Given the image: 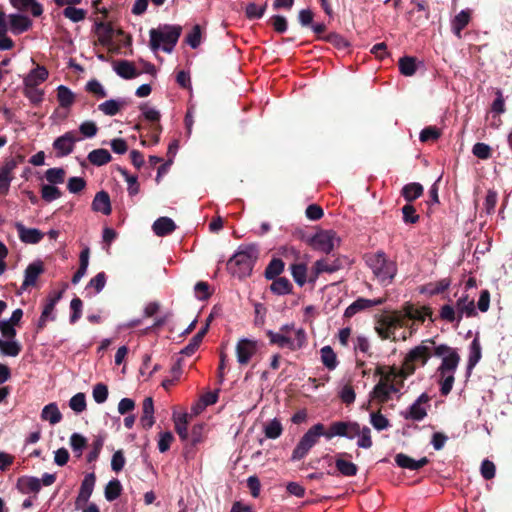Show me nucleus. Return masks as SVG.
<instances>
[{
    "mask_svg": "<svg viewBox=\"0 0 512 512\" xmlns=\"http://www.w3.org/2000/svg\"><path fill=\"white\" fill-rule=\"evenodd\" d=\"M269 344L291 352L304 349L308 345V336L304 328H296L294 323L282 325L278 331L265 332Z\"/></svg>",
    "mask_w": 512,
    "mask_h": 512,
    "instance_id": "obj_1",
    "label": "nucleus"
},
{
    "mask_svg": "<svg viewBox=\"0 0 512 512\" xmlns=\"http://www.w3.org/2000/svg\"><path fill=\"white\" fill-rule=\"evenodd\" d=\"M434 348V355L437 357H442V362L437 369V372L440 376V392L441 395L447 396L452 388L455 381L454 373L459 365L461 360L460 355L457 350L446 345L440 344Z\"/></svg>",
    "mask_w": 512,
    "mask_h": 512,
    "instance_id": "obj_2",
    "label": "nucleus"
},
{
    "mask_svg": "<svg viewBox=\"0 0 512 512\" xmlns=\"http://www.w3.org/2000/svg\"><path fill=\"white\" fill-rule=\"evenodd\" d=\"M259 256L256 244L240 245L227 265L234 275L239 278L250 276Z\"/></svg>",
    "mask_w": 512,
    "mask_h": 512,
    "instance_id": "obj_3",
    "label": "nucleus"
},
{
    "mask_svg": "<svg viewBox=\"0 0 512 512\" xmlns=\"http://www.w3.org/2000/svg\"><path fill=\"white\" fill-rule=\"evenodd\" d=\"M433 347H437L434 338L425 339L406 354L402 364V379L413 375L417 365L425 366L427 364L434 355Z\"/></svg>",
    "mask_w": 512,
    "mask_h": 512,
    "instance_id": "obj_4",
    "label": "nucleus"
},
{
    "mask_svg": "<svg viewBox=\"0 0 512 512\" xmlns=\"http://www.w3.org/2000/svg\"><path fill=\"white\" fill-rule=\"evenodd\" d=\"M182 32V27L179 25H162L158 28H152L149 31L150 35V48L156 52L161 48L166 53H171L177 44Z\"/></svg>",
    "mask_w": 512,
    "mask_h": 512,
    "instance_id": "obj_5",
    "label": "nucleus"
},
{
    "mask_svg": "<svg viewBox=\"0 0 512 512\" xmlns=\"http://www.w3.org/2000/svg\"><path fill=\"white\" fill-rule=\"evenodd\" d=\"M366 263L372 269L378 280L384 285L390 284L397 273L396 263L389 260L386 254L381 251L368 255L366 257Z\"/></svg>",
    "mask_w": 512,
    "mask_h": 512,
    "instance_id": "obj_6",
    "label": "nucleus"
},
{
    "mask_svg": "<svg viewBox=\"0 0 512 512\" xmlns=\"http://www.w3.org/2000/svg\"><path fill=\"white\" fill-rule=\"evenodd\" d=\"M321 436H325L324 424L317 423L309 428L294 448L291 459L293 461H299L303 459L311 450V448L316 445Z\"/></svg>",
    "mask_w": 512,
    "mask_h": 512,
    "instance_id": "obj_7",
    "label": "nucleus"
},
{
    "mask_svg": "<svg viewBox=\"0 0 512 512\" xmlns=\"http://www.w3.org/2000/svg\"><path fill=\"white\" fill-rule=\"evenodd\" d=\"M338 243L339 239L336 237V234L330 230L320 231L309 240V245L314 250L321 251L326 254L333 251L335 245Z\"/></svg>",
    "mask_w": 512,
    "mask_h": 512,
    "instance_id": "obj_8",
    "label": "nucleus"
},
{
    "mask_svg": "<svg viewBox=\"0 0 512 512\" xmlns=\"http://www.w3.org/2000/svg\"><path fill=\"white\" fill-rule=\"evenodd\" d=\"M80 138L75 131H68L62 136L56 138L53 142V149L57 157H65L74 150V145Z\"/></svg>",
    "mask_w": 512,
    "mask_h": 512,
    "instance_id": "obj_9",
    "label": "nucleus"
},
{
    "mask_svg": "<svg viewBox=\"0 0 512 512\" xmlns=\"http://www.w3.org/2000/svg\"><path fill=\"white\" fill-rule=\"evenodd\" d=\"M258 350V342L256 340L242 338L236 345L237 361L241 365H246Z\"/></svg>",
    "mask_w": 512,
    "mask_h": 512,
    "instance_id": "obj_10",
    "label": "nucleus"
},
{
    "mask_svg": "<svg viewBox=\"0 0 512 512\" xmlns=\"http://www.w3.org/2000/svg\"><path fill=\"white\" fill-rule=\"evenodd\" d=\"M95 482L96 475L94 472L85 475L75 501V506L77 509L83 507L89 501V498L91 497L94 490Z\"/></svg>",
    "mask_w": 512,
    "mask_h": 512,
    "instance_id": "obj_11",
    "label": "nucleus"
},
{
    "mask_svg": "<svg viewBox=\"0 0 512 512\" xmlns=\"http://www.w3.org/2000/svg\"><path fill=\"white\" fill-rule=\"evenodd\" d=\"M402 311L405 313V316L410 320H414V321L423 323L425 321L426 317H428L431 321H433V319H432L433 311H432L431 307H429V306L417 307L410 302H406L402 306Z\"/></svg>",
    "mask_w": 512,
    "mask_h": 512,
    "instance_id": "obj_12",
    "label": "nucleus"
},
{
    "mask_svg": "<svg viewBox=\"0 0 512 512\" xmlns=\"http://www.w3.org/2000/svg\"><path fill=\"white\" fill-rule=\"evenodd\" d=\"M343 263L344 260L341 258L334 260H330L329 258L317 260L313 265L314 278L310 279V281H314L321 273H333L340 270L343 268Z\"/></svg>",
    "mask_w": 512,
    "mask_h": 512,
    "instance_id": "obj_13",
    "label": "nucleus"
},
{
    "mask_svg": "<svg viewBox=\"0 0 512 512\" xmlns=\"http://www.w3.org/2000/svg\"><path fill=\"white\" fill-rule=\"evenodd\" d=\"M383 298L377 299H366V298H358L353 303H351L344 312V317L351 318L358 312L369 309L374 306H379L384 303Z\"/></svg>",
    "mask_w": 512,
    "mask_h": 512,
    "instance_id": "obj_14",
    "label": "nucleus"
},
{
    "mask_svg": "<svg viewBox=\"0 0 512 512\" xmlns=\"http://www.w3.org/2000/svg\"><path fill=\"white\" fill-rule=\"evenodd\" d=\"M375 331L382 340L390 339L393 342L397 341L395 337V328L393 322L390 320L389 315H381L375 323Z\"/></svg>",
    "mask_w": 512,
    "mask_h": 512,
    "instance_id": "obj_15",
    "label": "nucleus"
},
{
    "mask_svg": "<svg viewBox=\"0 0 512 512\" xmlns=\"http://www.w3.org/2000/svg\"><path fill=\"white\" fill-rule=\"evenodd\" d=\"M44 272L43 262L38 260L27 266L24 272V281L21 285V290L25 291L29 287L34 286L38 277Z\"/></svg>",
    "mask_w": 512,
    "mask_h": 512,
    "instance_id": "obj_16",
    "label": "nucleus"
},
{
    "mask_svg": "<svg viewBox=\"0 0 512 512\" xmlns=\"http://www.w3.org/2000/svg\"><path fill=\"white\" fill-rule=\"evenodd\" d=\"M15 227L20 240L24 243L37 244L44 237V234L39 229L26 228L21 222H17Z\"/></svg>",
    "mask_w": 512,
    "mask_h": 512,
    "instance_id": "obj_17",
    "label": "nucleus"
},
{
    "mask_svg": "<svg viewBox=\"0 0 512 512\" xmlns=\"http://www.w3.org/2000/svg\"><path fill=\"white\" fill-rule=\"evenodd\" d=\"M395 462L401 468L415 471L426 466L429 463V459L427 457H422L419 460H415L404 453H398L395 456Z\"/></svg>",
    "mask_w": 512,
    "mask_h": 512,
    "instance_id": "obj_18",
    "label": "nucleus"
},
{
    "mask_svg": "<svg viewBox=\"0 0 512 512\" xmlns=\"http://www.w3.org/2000/svg\"><path fill=\"white\" fill-rule=\"evenodd\" d=\"M16 163L13 160L6 162L0 168V194L6 196L9 192L11 181L13 180L12 171Z\"/></svg>",
    "mask_w": 512,
    "mask_h": 512,
    "instance_id": "obj_19",
    "label": "nucleus"
},
{
    "mask_svg": "<svg viewBox=\"0 0 512 512\" xmlns=\"http://www.w3.org/2000/svg\"><path fill=\"white\" fill-rule=\"evenodd\" d=\"M10 30L13 34H21L32 27V21L29 17L22 14L9 15Z\"/></svg>",
    "mask_w": 512,
    "mask_h": 512,
    "instance_id": "obj_20",
    "label": "nucleus"
},
{
    "mask_svg": "<svg viewBox=\"0 0 512 512\" xmlns=\"http://www.w3.org/2000/svg\"><path fill=\"white\" fill-rule=\"evenodd\" d=\"M91 207L95 212H101L106 216L110 215L112 208L108 192L104 190L97 192L92 201Z\"/></svg>",
    "mask_w": 512,
    "mask_h": 512,
    "instance_id": "obj_21",
    "label": "nucleus"
},
{
    "mask_svg": "<svg viewBox=\"0 0 512 512\" xmlns=\"http://www.w3.org/2000/svg\"><path fill=\"white\" fill-rule=\"evenodd\" d=\"M470 20H471V10H469V9L461 10L451 20V29H452L453 34L460 39L462 37V31L469 24Z\"/></svg>",
    "mask_w": 512,
    "mask_h": 512,
    "instance_id": "obj_22",
    "label": "nucleus"
},
{
    "mask_svg": "<svg viewBox=\"0 0 512 512\" xmlns=\"http://www.w3.org/2000/svg\"><path fill=\"white\" fill-rule=\"evenodd\" d=\"M456 310L458 312V323L462 320L463 315L466 317L477 315L474 299H470L468 295L462 296L457 300Z\"/></svg>",
    "mask_w": 512,
    "mask_h": 512,
    "instance_id": "obj_23",
    "label": "nucleus"
},
{
    "mask_svg": "<svg viewBox=\"0 0 512 512\" xmlns=\"http://www.w3.org/2000/svg\"><path fill=\"white\" fill-rule=\"evenodd\" d=\"M17 488L23 494L38 493L41 489V481L37 477L22 476L17 480Z\"/></svg>",
    "mask_w": 512,
    "mask_h": 512,
    "instance_id": "obj_24",
    "label": "nucleus"
},
{
    "mask_svg": "<svg viewBox=\"0 0 512 512\" xmlns=\"http://www.w3.org/2000/svg\"><path fill=\"white\" fill-rule=\"evenodd\" d=\"M95 30L98 33V41L103 46L112 44L114 28L111 23L98 21L95 23Z\"/></svg>",
    "mask_w": 512,
    "mask_h": 512,
    "instance_id": "obj_25",
    "label": "nucleus"
},
{
    "mask_svg": "<svg viewBox=\"0 0 512 512\" xmlns=\"http://www.w3.org/2000/svg\"><path fill=\"white\" fill-rule=\"evenodd\" d=\"M351 455L348 453H339L336 456L335 465L340 474L347 477L355 476L358 472V467L353 462L345 460L343 457Z\"/></svg>",
    "mask_w": 512,
    "mask_h": 512,
    "instance_id": "obj_26",
    "label": "nucleus"
},
{
    "mask_svg": "<svg viewBox=\"0 0 512 512\" xmlns=\"http://www.w3.org/2000/svg\"><path fill=\"white\" fill-rule=\"evenodd\" d=\"M67 288V284L64 285V288L60 291H53L46 299V303L44 305L43 311L41 315L44 317L50 318V320H55V315L53 314L54 308L58 301L62 298L64 290Z\"/></svg>",
    "mask_w": 512,
    "mask_h": 512,
    "instance_id": "obj_27",
    "label": "nucleus"
},
{
    "mask_svg": "<svg viewBox=\"0 0 512 512\" xmlns=\"http://www.w3.org/2000/svg\"><path fill=\"white\" fill-rule=\"evenodd\" d=\"M152 229L157 236H167L175 231L176 224L169 217H160L153 223Z\"/></svg>",
    "mask_w": 512,
    "mask_h": 512,
    "instance_id": "obj_28",
    "label": "nucleus"
},
{
    "mask_svg": "<svg viewBox=\"0 0 512 512\" xmlns=\"http://www.w3.org/2000/svg\"><path fill=\"white\" fill-rule=\"evenodd\" d=\"M48 75V70L44 66H37L24 78V86H38L48 78Z\"/></svg>",
    "mask_w": 512,
    "mask_h": 512,
    "instance_id": "obj_29",
    "label": "nucleus"
},
{
    "mask_svg": "<svg viewBox=\"0 0 512 512\" xmlns=\"http://www.w3.org/2000/svg\"><path fill=\"white\" fill-rule=\"evenodd\" d=\"M11 5L19 10H30L34 17L43 13V7L36 0H9Z\"/></svg>",
    "mask_w": 512,
    "mask_h": 512,
    "instance_id": "obj_30",
    "label": "nucleus"
},
{
    "mask_svg": "<svg viewBox=\"0 0 512 512\" xmlns=\"http://www.w3.org/2000/svg\"><path fill=\"white\" fill-rule=\"evenodd\" d=\"M115 72L124 79H133L139 76L134 64L127 60H121L114 66Z\"/></svg>",
    "mask_w": 512,
    "mask_h": 512,
    "instance_id": "obj_31",
    "label": "nucleus"
},
{
    "mask_svg": "<svg viewBox=\"0 0 512 512\" xmlns=\"http://www.w3.org/2000/svg\"><path fill=\"white\" fill-rule=\"evenodd\" d=\"M272 280L273 282L270 285V291L273 294L287 295L292 293L293 285L288 278L279 276Z\"/></svg>",
    "mask_w": 512,
    "mask_h": 512,
    "instance_id": "obj_32",
    "label": "nucleus"
},
{
    "mask_svg": "<svg viewBox=\"0 0 512 512\" xmlns=\"http://www.w3.org/2000/svg\"><path fill=\"white\" fill-rule=\"evenodd\" d=\"M423 191V186L420 183L412 182L403 186L401 196L407 201V203H411L422 196Z\"/></svg>",
    "mask_w": 512,
    "mask_h": 512,
    "instance_id": "obj_33",
    "label": "nucleus"
},
{
    "mask_svg": "<svg viewBox=\"0 0 512 512\" xmlns=\"http://www.w3.org/2000/svg\"><path fill=\"white\" fill-rule=\"evenodd\" d=\"M482 357V348L480 344L479 337L476 336L469 347V358H468V364L467 369L470 371L472 370L477 363L480 361Z\"/></svg>",
    "mask_w": 512,
    "mask_h": 512,
    "instance_id": "obj_34",
    "label": "nucleus"
},
{
    "mask_svg": "<svg viewBox=\"0 0 512 512\" xmlns=\"http://www.w3.org/2000/svg\"><path fill=\"white\" fill-rule=\"evenodd\" d=\"M88 161L95 166H102L109 163L112 159L108 150L99 148L89 152L87 156Z\"/></svg>",
    "mask_w": 512,
    "mask_h": 512,
    "instance_id": "obj_35",
    "label": "nucleus"
},
{
    "mask_svg": "<svg viewBox=\"0 0 512 512\" xmlns=\"http://www.w3.org/2000/svg\"><path fill=\"white\" fill-rule=\"evenodd\" d=\"M285 263L280 258H272L265 268L264 276L267 280H272L280 276L284 271Z\"/></svg>",
    "mask_w": 512,
    "mask_h": 512,
    "instance_id": "obj_36",
    "label": "nucleus"
},
{
    "mask_svg": "<svg viewBox=\"0 0 512 512\" xmlns=\"http://www.w3.org/2000/svg\"><path fill=\"white\" fill-rule=\"evenodd\" d=\"M41 418L55 425L62 420V414L56 403H49L42 409Z\"/></svg>",
    "mask_w": 512,
    "mask_h": 512,
    "instance_id": "obj_37",
    "label": "nucleus"
},
{
    "mask_svg": "<svg viewBox=\"0 0 512 512\" xmlns=\"http://www.w3.org/2000/svg\"><path fill=\"white\" fill-rule=\"evenodd\" d=\"M127 104L125 100L110 99L98 106V109L105 115L114 116Z\"/></svg>",
    "mask_w": 512,
    "mask_h": 512,
    "instance_id": "obj_38",
    "label": "nucleus"
},
{
    "mask_svg": "<svg viewBox=\"0 0 512 512\" xmlns=\"http://www.w3.org/2000/svg\"><path fill=\"white\" fill-rule=\"evenodd\" d=\"M370 397L380 404L387 403L390 400V396L388 395V391L386 388V381L379 380V382L374 386L373 390L370 392Z\"/></svg>",
    "mask_w": 512,
    "mask_h": 512,
    "instance_id": "obj_39",
    "label": "nucleus"
},
{
    "mask_svg": "<svg viewBox=\"0 0 512 512\" xmlns=\"http://www.w3.org/2000/svg\"><path fill=\"white\" fill-rule=\"evenodd\" d=\"M400 73L404 76H413L416 73V58L412 56H404L398 62Z\"/></svg>",
    "mask_w": 512,
    "mask_h": 512,
    "instance_id": "obj_40",
    "label": "nucleus"
},
{
    "mask_svg": "<svg viewBox=\"0 0 512 512\" xmlns=\"http://www.w3.org/2000/svg\"><path fill=\"white\" fill-rule=\"evenodd\" d=\"M57 99L61 107L69 108L74 103L75 96L68 87L60 85L57 88Z\"/></svg>",
    "mask_w": 512,
    "mask_h": 512,
    "instance_id": "obj_41",
    "label": "nucleus"
},
{
    "mask_svg": "<svg viewBox=\"0 0 512 512\" xmlns=\"http://www.w3.org/2000/svg\"><path fill=\"white\" fill-rule=\"evenodd\" d=\"M325 437L332 439L333 437H345L347 435V421L332 422L327 431L324 430Z\"/></svg>",
    "mask_w": 512,
    "mask_h": 512,
    "instance_id": "obj_42",
    "label": "nucleus"
},
{
    "mask_svg": "<svg viewBox=\"0 0 512 512\" xmlns=\"http://www.w3.org/2000/svg\"><path fill=\"white\" fill-rule=\"evenodd\" d=\"M0 350L5 356L16 357L20 354L22 347L13 339L4 341L0 338Z\"/></svg>",
    "mask_w": 512,
    "mask_h": 512,
    "instance_id": "obj_43",
    "label": "nucleus"
},
{
    "mask_svg": "<svg viewBox=\"0 0 512 512\" xmlns=\"http://www.w3.org/2000/svg\"><path fill=\"white\" fill-rule=\"evenodd\" d=\"M320 352L323 365L329 370H334L338 365V361L333 349L330 346H324Z\"/></svg>",
    "mask_w": 512,
    "mask_h": 512,
    "instance_id": "obj_44",
    "label": "nucleus"
},
{
    "mask_svg": "<svg viewBox=\"0 0 512 512\" xmlns=\"http://www.w3.org/2000/svg\"><path fill=\"white\" fill-rule=\"evenodd\" d=\"M122 485L119 480L113 479L108 482L105 487L104 495L107 501L112 502L120 497L122 493Z\"/></svg>",
    "mask_w": 512,
    "mask_h": 512,
    "instance_id": "obj_45",
    "label": "nucleus"
},
{
    "mask_svg": "<svg viewBox=\"0 0 512 512\" xmlns=\"http://www.w3.org/2000/svg\"><path fill=\"white\" fill-rule=\"evenodd\" d=\"M295 282L302 287L307 281V267L304 263H295L290 266Z\"/></svg>",
    "mask_w": 512,
    "mask_h": 512,
    "instance_id": "obj_46",
    "label": "nucleus"
},
{
    "mask_svg": "<svg viewBox=\"0 0 512 512\" xmlns=\"http://www.w3.org/2000/svg\"><path fill=\"white\" fill-rule=\"evenodd\" d=\"M282 431V424L277 418H274L273 420L268 422L264 428L265 436L268 439H277L278 437L281 436Z\"/></svg>",
    "mask_w": 512,
    "mask_h": 512,
    "instance_id": "obj_47",
    "label": "nucleus"
},
{
    "mask_svg": "<svg viewBox=\"0 0 512 512\" xmlns=\"http://www.w3.org/2000/svg\"><path fill=\"white\" fill-rule=\"evenodd\" d=\"M66 172L63 168H50L45 172V179L52 185L62 184L65 181Z\"/></svg>",
    "mask_w": 512,
    "mask_h": 512,
    "instance_id": "obj_48",
    "label": "nucleus"
},
{
    "mask_svg": "<svg viewBox=\"0 0 512 512\" xmlns=\"http://www.w3.org/2000/svg\"><path fill=\"white\" fill-rule=\"evenodd\" d=\"M62 196L61 190L56 185L44 184L41 186V197L46 202H52Z\"/></svg>",
    "mask_w": 512,
    "mask_h": 512,
    "instance_id": "obj_49",
    "label": "nucleus"
},
{
    "mask_svg": "<svg viewBox=\"0 0 512 512\" xmlns=\"http://www.w3.org/2000/svg\"><path fill=\"white\" fill-rule=\"evenodd\" d=\"M104 441L105 436L103 435H98L94 438L92 442V449L86 456V460L88 463H92L98 459L100 452L103 448Z\"/></svg>",
    "mask_w": 512,
    "mask_h": 512,
    "instance_id": "obj_50",
    "label": "nucleus"
},
{
    "mask_svg": "<svg viewBox=\"0 0 512 512\" xmlns=\"http://www.w3.org/2000/svg\"><path fill=\"white\" fill-rule=\"evenodd\" d=\"M330 44H332L337 49H346L349 47V42L340 34L332 32L327 34L326 36L319 37Z\"/></svg>",
    "mask_w": 512,
    "mask_h": 512,
    "instance_id": "obj_51",
    "label": "nucleus"
},
{
    "mask_svg": "<svg viewBox=\"0 0 512 512\" xmlns=\"http://www.w3.org/2000/svg\"><path fill=\"white\" fill-rule=\"evenodd\" d=\"M86 10L81 8H76L73 6H67L63 10V15L65 18H68L74 23L80 22L86 18Z\"/></svg>",
    "mask_w": 512,
    "mask_h": 512,
    "instance_id": "obj_52",
    "label": "nucleus"
},
{
    "mask_svg": "<svg viewBox=\"0 0 512 512\" xmlns=\"http://www.w3.org/2000/svg\"><path fill=\"white\" fill-rule=\"evenodd\" d=\"M70 445L77 457H81L83 449L87 446V439L78 433H73L70 437Z\"/></svg>",
    "mask_w": 512,
    "mask_h": 512,
    "instance_id": "obj_53",
    "label": "nucleus"
},
{
    "mask_svg": "<svg viewBox=\"0 0 512 512\" xmlns=\"http://www.w3.org/2000/svg\"><path fill=\"white\" fill-rule=\"evenodd\" d=\"M267 8V3L262 6H258L256 3H249L245 8V15L248 19H260L263 17Z\"/></svg>",
    "mask_w": 512,
    "mask_h": 512,
    "instance_id": "obj_54",
    "label": "nucleus"
},
{
    "mask_svg": "<svg viewBox=\"0 0 512 512\" xmlns=\"http://www.w3.org/2000/svg\"><path fill=\"white\" fill-rule=\"evenodd\" d=\"M472 153L478 159L487 160L492 157V148L486 143L477 142L472 147Z\"/></svg>",
    "mask_w": 512,
    "mask_h": 512,
    "instance_id": "obj_55",
    "label": "nucleus"
},
{
    "mask_svg": "<svg viewBox=\"0 0 512 512\" xmlns=\"http://www.w3.org/2000/svg\"><path fill=\"white\" fill-rule=\"evenodd\" d=\"M403 221L405 224H416L420 216L416 212V208L411 204L407 203L402 207Z\"/></svg>",
    "mask_w": 512,
    "mask_h": 512,
    "instance_id": "obj_56",
    "label": "nucleus"
},
{
    "mask_svg": "<svg viewBox=\"0 0 512 512\" xmlns=\"http://www.w3.org/2000/svg\"><path fill=\"white\" fill-rule=\"evenodd\" d=\"M23 93L34 105H38L43 101L44 92L38 89L37 86H24Z\"/></svg>",
    "mask_w": 512,
    "mask_h": 512,
    "instance_id": "obj_57",
    "label": "nucleus"
},
{
    "mask_svg": "<svg viewBox=\"0 0 512 512\" xmlns=\"http://www.w3.org/2000/svg\"><path fill=\"white\" fill-rule=\"evenodd\" d=\"M370 423L378 431L385 430L390 426L389 420L380 411L370 414Z\"/></svg>",
    "mask_w": 512,
    "mask_h": 512,
    "instance_id": "obj_58",
    "label": "nucleus"
},
{
    "mask_svg": "<svg viewBox=\"0 0 512 512\" xmlns=\"http://www.w3.org/2000/svg\"><path fill=\"white\" fill-rule=\"evenodd\" d=\"M427 415L426 409L423 408L418 403H413L410 407L408 412L405 414L406 419H412L416 421H421L424 419Z\"/></svg>",
    "mask_w": 512,
    "mask_h": 512,
    "instance_id": "obj_59",
    "label": "nucleus"
},
{
    "mask_svg": "<svg viewBox=\"0 0 512 512\" xmlns=\"http://www.w3.org/2000/svg\"><path fill=\"white\" fill-rule=\"evenodd\" d=\"M441 136V131L435 126H427L421 132L419 139L421 142L435 141Z\"/></svg>",
    "mask_w": 512,
    "mask_h": 512,
    "instance_id": "obj_60",
    "label": "nucleus"
},
{
    "mask_svg": "<svg viewBox=\"0 0 512 512\" xmlns=\"http://www.w3.org/2000/svg\"><path fill=\"white\" fill-rule=\"evenodd\" d=\"M440 318L449 323L457 322L458 323V312L456 307L452 305L445 304L440 309Z\"/></svg>",
    "mask_w": 512,
    "mask_h": 512,
    "instance_id": "obj_61",
    "label": "nucleus"
},
{
    "mask_svg": "<svg viewBox=\"0 0 512 512\" xmlns=\"http://www.w3.org/2000/svg\"><path fill=\"white\" fill-rule=\"evenodd\" d=\"M70 408L76 412L81 413L86 409V397L84 393L75 394L69 401Z\"/></svg>",
    "mask_w": 512,
    "mask_h": 512,
    "instance_id": "obj_62",
    "label": "nucleus"
},
{
    "mask_svg": "<svg viewBox=\"0 0 512 512\" xmlns=\"http://www.w3.org/2000/svg\"><path fill=\"white\" fill-rule=\"evenodd\" d=\"M82 300L78 297H75L70 302L71 315H70V323H76L82 315Z\"/></svg>",
    "mask_w": 512,
    "mask_h": 512,
    "instance_id": "obj_63",
    "label": "nucleus"
},
{
    "mask_svg": "<svg viewBox=\"0 0 512 512\" xmlns=\"http://www.w3.org/2000/svg\"><path fill=\"white\" fill-rule=\"evenodd\" d=\"M187 424V414H183L175 420V431L183 441L188 438Z\"/></svg>",
    "mask_w": 512,
    "mask_h": 512,
    "instance_id": "obj_64",
    "label": "nucleus"
}]
</instances>
